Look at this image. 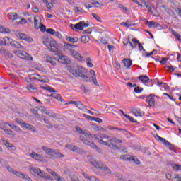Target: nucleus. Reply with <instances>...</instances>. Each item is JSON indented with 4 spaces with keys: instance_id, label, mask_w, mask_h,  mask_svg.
I'll list each match as a JSON object with an SVG mask.
<instances>
[{
    "instance_id": "nucleus-1",
    "label": "nucleus",
    "mask_w": 181,
    "mask_h": 181,
    "mask_svg": "<svg viewBox=\"0 0 181 181\" xmlns=\"http://www.w3.org/2000/svg\"><path fill=\"white\" fill-rule=\"evenodd\" d=\"M76 129L77 132H78V134H81V135L80 136L81 141H82V142L85 144V145H88V146L93 148V149H98V147H97V146L94 143L88 140L93 138H95V139H96V141H98V142H99V144H100L101 145H105L106 146H108V148H112V149H119L117 144L122 143V140H119L117 137H114L112 139L107 141V142H105L103 140V138H108V136H107V135L105 134H102V136H98V134H95L93 136L90 134L88 131L83 130V129L78 127H76Z\"/></svg>"
},
{
    "instance_id": "nucleus-2",
    "label": "nucleus",
    "mask_w": 181,
    "mask_h": 181,
    "mask_svg": "<svg viewBox=\"0 0 181 181\" xmlns=\"http://www.w3.org/2000/svg\"><path fill=\"white\" fill-rule=\"evenodd\" d=\"M68 70L72 76H74V77H80L83 81L86 82L91 81V79L87 76V69L81 66L74 67L69 66Z\"/></svg>"
},
{
    "instance_id": "nucleus-3",
    "label": "nucleus",
    "mask_w": 181,
    "mask_h": 181,
    "mask_svg": "<svg viewBox=\"0 0 181 181\" xmlns=\"http://www.w3.org/2000/svg\"><path fill=\"white\" fill-rule=\"evenodd\" d=\"M42 43L44 46L47 47V49H48L49 52H52V53H56L59 52L60 46H59L57 42L53 40V38L50 37H45L43 38Z\"/></svg>"
},
{
    "instance_id": "nucleus-4",
    "label": "nucleus",
    "mask_w": 181,
    "mask_h": 181,
    "mask_svg": "<svg viewBox=\"0 0 181 181\" xmlns=\"http://www.w3.org/2000/svg\"><path fill=\"white\" fill-rule=\"evenodd\" d=\"M29 170L31 175H33L34 177H36L37 179L42 177L43 179H47V180H53V178H52V177L47 175V174L42 171L41 169H37L35 167H30Z\"/></svg>"
},
{
    "instance_id": "nucleus-5",
    "label": "nucleus",
    "mask_w": 181,
    "mask_h": 181,
    "mask_svg": "<svg viewBox=\"0 0 181 181\" xmlns=\"http://www.w3.org/2000/svg\"><path fill=\"white\" fill-rule=\"evenodd\" d=\"M42 149L45 152V153H47V155H48V156H49L50 159H54V158H63V156H64L59 152V151L49 148L45 146H42Z\"/></svg>"
},
{
    "instance_id": "nucleus-6",
    "label": "nucleus",
    "mask_w": 181,
    "mask_h": 181,
    "mask_svg": "<svg viewBox=\"0 0 181 181\" xmlns=\"http://www.w3.org/2000/svg\"><path fill=\"white\" fill-rule=\"evenodd\" d=\"M15 35L16 38L19 39V40H25V42H28V43H32L33 42V38L20 31H16Z\"/></svg>"
},
{
    "instance_id": "nucleus-7",
    "label": "nucleus",
    "mask_w": 181,
    "mask_h": 181,
    "mask_svg": "<svg viewBox=\"0 0 181 181\" xmlns=\"http://www.w3.org/2000/svg\"><path fill=\"white\" fill-rule=\"evenodd\" d=\"M88 24H86L84 21L79 22L76 24H70L71 29L73 30H83L85 28H88Z\"/></svg>"
},
{
    "instance_id": "nucleus-8",
    "label": "nucleus",
    "mask_w": 181,
    "mask_h": 181,
    "mask_svg": "<svg viewBox=\"0 0 181 181\" xmlns=\"http://www.w3.org/2000/svg\"><path fill=\"white\" fill-rule=\"evenodd\" d=\"M7 170L8 172L13 173V175H16V176H17L18 177H21V179H25L28 181H32V179H30V177H29L28 175L23 174L21 172L13 171V170L11 167H7Z\"/></svg>"
},
{
    "instance_id": "nucleus-9",
    "label": "nucleus",
    "mask_w": 181,
    "mask_h": 181,
    "mask_svg": "<svg viewBox=\"0 0 181 181\" xmlns=\"http://www.w3.org/2000/svg\"><path fill=\"white\" fill-rule=\"evenodd\" d=\"M16 54L21 59H25V60H33V57H32V56L29 55L25 51L18 50L16 52Z\"/></svg>"
},
{
    "instance_id": "nucleus-10",
    "label": "nucleus",
    "mask_w": 181,
    "mask_h": 181,
    "mask_svg": "<svg viewBox=\"0 0 181 181\" xmlns=\"http://www.w3.org/2000/svg\"><path fill=\"white\" fill-rule=\"evenodd\" d=\"M87 159L89 160L90 163H91L95 168L98 169L103 168V163L96 161L93 156H89L87 157Z\"/></svg>"
},
{
    "instance_id": "nucleus-11",
    "label": "nucleus",
    "mask_w": 181,
    "mask_h": 181,
    "mask_svg": "<svg viewBox=\"0 0 181 181\" xmlns=\"http://www.w3.org/2000/svg\"><path fill=\"white\" fill-rule=\"evenodd\" d=\"M29 156L32 158V159H35L37 160V162H45L46 160L45 157L40 154L36 153V152L33 151L31 153L29 154Z\"/></svg>"
},
{
    "instance_id": "nucleus-12",
    "label": "nucleus",
    "mask_w": 181,
    "mask_h": 181,
    "mask_svg": "<svg viewBox=\"0 0 181 181\" xmlns=\"http://www.w3.org/2000/svg\"><path fill=\"white\" fill-rule=\"evenodd\" d=\"M59 63H62V64H70L71 61L67 56L64 55H59L58 58L57 59Z\"/></svg>"
},
{
    "instance_id": "nucleus-13",
    "label": "nucleus",
    "mask_w": 181,
    "mask_h": 181,
    "mask_svg": "<svg viewBox=\"0 0 181 181\" xmlns=\"http://www.w3.org/2000/svg\"><path fill=\"white\" fill-rule=\"evenodd\" d=\"M71 56L74 57V59H76V60H78V62H83L84 60V57L80 54L77 51L74 49L70 50Z\"/></svg>"
},
{
    "instance_id": "nucleus-14",
    "label": "nucleus",
    "mask_w": 181,
    "mask_h": 181,
    "mask_svg": "<svg viewBox=\"0 0 181 181\" xmlns=\"http://www.w3.org/2000/svg\"><path fill=\"white\" fill-rule=\"evenodd\" d=\"M42 25V18H40V16H35L34 17V28L36 29V30H39L40 29V25Z\"/></svg>"
},
{
    "instance_id": "nucleus-15",
    "label": "nucleus",
    "mask_w": 181,
    "mask_h": 181,
    "mask_svg": "<svg viewBox=\"0 0 181 181\" xmlns=\"http://www.w3.org/2000/svg\"><path fill=\"white\" fill-rule=\"evenodd\" d=\"M155 95L151 94L149 96H148L146 99V102L150 107H155Z\"/></svg>"
},
{
    "instance_id": "nucleus-16",
    "label": "nucleus",
    "mask_w": 181,
    "mask_h": 181,
    "mask_svg": "<svg viewBox=\"0 0 181 181\" xmlns=\"http://www.w3.org/2000/svg\"><path fill=\"white\" fill-rule=\"evenodd\" d=\"M12 39L9 38L8 37H4L0 39V45L1 46H6V45H10L12 43Z\"/></svg>"
},
{
    "instance_id": "nucleus-17",
    "label": "nucleus",
    "mask_w": 181,
    "mask_h": 181,
    "mask_svg": "<svg viewBox=\"0 0 181 181\" xmlns=\"http://www.w3.org/2000/svg\"><path fill=\"white\" fill-rule=\"evenodd\" d=\"M10 46L12 47H15L16 49H23L25 50V47L22 45L19 42H17L16 40H12L10 43Z\"/></svg>"
},
{
    "instance_id": "nucleus-18",
    "label": "nucleus",
    "mask_w": 181,
    "mask_h": 181,
    "mask_svg": "<svg viewBox=\"0 0 181 181\" xmlns=\"http://www.w3.org/2000/svg\"><path fill=\"white\" fill-rule=\"evenodd\" d=\"M90 78H92V81L95 86H97L98 87V82H97V76L95 75V71L94 70L90 71Z\"/></svg>"
},
{
    "instance_id": "nucleus-19",
    "label": "nucleus",
    "mask_w": 181,
    "mask_h": 181,
    "mask_svg": "<svg viewBox=\"0 0 181 181\" xmlns=\"http://www.w3.org/2000/svg\"><path fill=\"white\" fill-rule=\"evenodd\" d=\"M65 148H66L67 149H69V151L76 152V153H78V152H80V148H78L77 146H73L71 144H68V145L65 146Z\"/></svg>"
},
{
    "instance_id": "nucleus-20",
    "label": "nucleus",
    "mask_w": 181,
    "mask_h": 181,
    "mask_svg": "<svg viewBox=\"0 0 181 181\" xmlns=\"http://www.w3.org/2000/svg\"><path fill=\"white\" fill-rule=\"evenodd\" d=\"M146 25L151 29H153V28H159V26H160V24L155 21H146Z\"/></svg>"
},
{
    "instance_id": "nucleus-21",
    "label": "nucleus",
    "mask_w": 181,
    "mask_h": 181,
    "mask_svg": "<svg viewBox=\"0 0 181 181\" xmlns=\"http://www.w3.org/2000/svg\"><path fill=\"white\" fill-rule=\"evenodd\" d=\"M132 112H133L135 117H144V115H145V113L144 112L136 108L132 109Z\"/></svg>"
},
{
    "instance_id": "nucleus-22",
    "label": "nucleus",
    "mask_w": 181,
    "mask_h": 181,
    "mask_svg": "<svg viewBox=\"0 0 181 181\" xmlns=\"http://www.w3.org/2000/svg\"><path fill=\"white\" fill-rule=\"evenodd\" d=\"M69 104H74V105H76V107H77V108H78L79 110H81L84 105H83V103H81V102L74 101V100H71V101L69 102L68 103H66L65 105H67Z\"/></svg>"
},
{
    "instance_id": "nucleus-23",
    "label": "nucleus",
    "mask_w": 181,
    "mask_h": 181,
    "mask_svg": "<svg viewBox=\"0 0 181 181\" xmlns=\"http://www.w3.org/2000/svg\"><path fill=\"white\" fill-rule=\"evenodd\" d=\"M39 111H40L41 112H42V114H45L46 115H48L49 117H54L53 116V113L49 112V111H47V109H46V107L41 106L38 108Z\"/></svg>"
},
{
    "instance_id": "nucleus-24",
    "label": "nucleus",
    "mask_w": 181,
    "mask_h": 181,
    "mask_svg": "<svg viewBox=\"0 0 181 181\" xmlns=\"http://www.w3.org/2000/svg\"><path fill=\"white\" fill-rule=\"evenodd\" d=\"M155 138H156V139H157V141H160V142H162V144L165 145V146H169V145H170V143H169V141H168L166 139L160 137V136H159L158 134L156 135Z\"/></svg>"
},
{
    "instance_id": "nucleus-25",
    "label": "nucleus",
    "mask_w": 181,
    "mask_h": 181,
    "mask_svg": "<svg viewBox=\"0 0 181 181\" xmlns=\"http://www.w3.org/2000/svg\"><path fill=\"white\" fill-rule=\"evenodd\" d=\"M45 60L48 63L52 64V66H56V62H57V58H53L50 56H47Z\"/></svg>"
},
{
    "instance_id": "nucleus-26",
    "label": "nucleus",
    "mask_w": 181,
    "mask_h": 181,
    "mask_svg": "<svg viewBox=\"0 0 181 181\" xmlns=\"http://www.w3.org/2000/svg\"><path fill=\"white\" fill-rule=\"evenodd\" d=\"M21 128H25V129H29L30 131H33L34 132H36V129H35L33 126L28 123L23 122Z\"/></svg>"
},
{
    "instance_id": "nucleus-27",
    "label": "nucleus",
    "mask_w": 181,
    "mask_h": 181,
    "mask_svg": "<svg viewBox=\"0 0 181 181\" xmlns=\"http://www.w3.org/2000/svg\"><path fill=\"white\" fill-rule=\"evenodd\" d=\"M40 88H42V90L49 91V93H57V90H54V88H52L51 86H49V85L41 86Z\"/></svg>"
},
{
    "instance_id": "nucleus-28",
    "label": "nucleus",
    "mask_w": 181,
    "mask_h": 181,
    "mask_svg": "<svg viewBox=\"0 0 181 181\" xmlns=\"http://www.w3.org/2000/svg\"><path fill=\"white\" fill-rule=\"evenodd\" d=\"M9 127L11 128V129H13V131H16V132H18L19 134H23V131L21 129V128L13 124H8Z\"/></svg>"
},
{
    "instance_id": "nucleus-29",
    "label": "nucleus",
    "mask_w": 181,
    "mask_h": 181,
    "mask_svg": "<svg viewBox=\"0 0 181 181\" xmlns=\"http://www.w3.org/2000/svg\"><path fill=\"white\" fill-rule=\"evenodd\" d=\"M123 64L127 69H131V66H132V61L129 59H123Z\"/></svg>"
},
{
    "instance_id": "nucleus-30",
    "label": "nucleus",
    "mask_w": 181,
    "mask_h": 181,
    "mask_svg": "<svg viewBox=\"0 0 181 181\" xmlns=\"http://www.w3.org/2000/svg\"><path fill=\"white\" fill-rule=\"evenodd\" d=\"M129 43L131 46V47H132V49H135V47H136V46H138V45L139 44V41H138V40L134 38L132 40V41L129 40Z\"/></svg>"
},
{
    "instance_id": "nucleus-31",
    "label": "nucleus",
    "mask_w": 181,
    "mask_h": 181,
    "mask_svg": "<svg viewBox=\"0 0 181 181\" xmlns=\"http://www.w3.org/2000/svg\"><path fill=\"white\" fill-rule=\"evenodd\" d=\"M8 18L11 21H16L18 19H21V17H18V13H9Z\"/></svg>"
},
{
    "instance_id": "nucleus-32",
    "label": "nucleus",
    "mask_w": 181,
    "mask_h": 181,
    "mask_svg": "<svg viewBox=\"0 0 181 181\" xmlns=\"http://www.w3.org/2000/svg\"><path fill=\"white\" fill-rule=\"evenodd\" d=\"M66 40L70 43H77V42H78V38L76 37H66Z\"/></svg>"
},
{
    "instance_id": "nucleus-33",
    "label": "nucleus",
    "mask_w": 181,
    "mask_h": 181,
    "mask_svg": "<svg viewBox=\"0 0 181 181\" xmlns=\"http://www.w3.org/2000/svg\"><path fill=\"white\" fill-rule=\"evenodd\" d=\"M139 80L143 83V84H146L149 81V77L145 76H140Z\"/></svg>"
},
{
    "instance_id": "nucleus-34",
    "label": "nucleus",
    "mask_w": 181,
    "mask_h": 181,
    "mask_svg": "<svg viewBox=\"0 0 181 181\" xmlns=\"http://www.w3.org/2000/svg\"><path fill=\"white\" fill-rule=\"evenodd\" d=\"M171 33L173 36H175V37H176L177 40L179 41L180 43H181V35H180V34H177V33H176V31H175V30H172Z\"/></svg>"
},
{
    "instance_id": "nucleus-35",
    "label": "nucleus",
    "mask_w": 181,
    "mask_h": 181,
    "mask_svg": "<svg viewBox=\"0 0 181 181\" xmlns=\"http://www.w3.org/2000/svg\"><path fill=\"white\" fill-rule=\"evenodd\" d=\"M11 33V30H9V28L0 25V33Z\"/></svg>"
},
{
    "instance_id": "nucleus-36",
    "label": "nucleus",
    "mask_w": 181,
    "mask_h": 181,
    "mask_svg": "<svg viewBox=\"0 0 181 181\" xmlns=\"http://www.w3.org/2000/svg\"><path fill=\"white\" fill-rule=\"evenodd\" d=\"M131 157L132 156L123 155L120 156V159H122V160H127L129 162H131V159H132V158Z\"/></svg>"
},
{
    "instance_id": "nucleus-37",
    "label": "nucleus",
    "mask_w": 181,
    "mask_h": 181,
    "mask_svg": "<svg viewBox=\"0 0 181 181\" xmlns=\"http://www.w3.org/2000/svg\"><path fill=\"white\" fill-rule=\"evenodd\" d=\"M6 125H8L9 127V125H11V124H9L8 122H6L4 123H0V128H1V129H3V131H4V129H8V127Z\"/></svg>"
},
{
    "instance_id": "nucleus-38",
    "label": "nucleus",
    "mask_w": 181,
    "mask_h": 181,
    "mask_svg": "<svg viewBox=\"0 0 181 181\" xmlns=\"http://www.w3.org/2000/svg\"><path fill=\"white\" fill-rule=\"evenodd\" d=\"M54 98H55V100L60 101V103H62V104H64V100L63 99V98H62V95H60V94L55 95Z\"/></svg>"
},
{
    "instance_id": "nucleus-39",
    "label": "nucleus",
    "mask_w": 181,
    "mask_h": 181,
    "mask_svg": "<svg viewBox=\"0 0 181 181\" xmlns=\"http://www.w3.org/2000/svg\"><path fill=\"white\" fill-rule=\"evenodd\" d=\"M81 110V111H83V112H87L88 114H90V115H94V113L93 112H91V110L86 108V106H84V105L82 107V108Z\"/></svg>"
},
{
    "instance_id": "nucleus-40",
    "label": "nucleus",
    "mask_w": 181,
    "mask_h": 181,
    "mask_svg": "<svg viewBox=\"0 0 181 181\" xmlns=\"http://www.w3.org/2000/svg\"><path fill=\"white\" fill-rule=\"evenodd\" d=\"M173 169L175 172H177L178 170H181V165L177 164L173 165Z\"/></svg>"
},
{
    "instance_id": "nucleus-41",
    "label": "nucleus",
    "mask_w": 181,
    "mask_h": 181,
    "mask_svg": "<svg viewBox=\"0 0 181 181\" xmlns=\"http://www.w3.org/2000/svg\"><path fill=\"white\" fill-rule=\"evenodd\" d=\"M33 113L35 115H37V118L38 121H41V122L43 121V119H42V117L39 114H37V110H33Z\"/></svg>"
},
{
    "instance_id": "nucleus-42",
    "label": "nucleus",
    "mask_w": 181,
    "mask_h": 181,
    "mask_svg": "<svg viewBox=\"0 0 181 181\" xmlns=\"http://www.w3.org/2000/svg\"><path fill=\"white\" fill-rule=\"evenodd\" d=\"M142 91H144V88L137 86L134 88V93H136V94H139V93H142Z\"/></svg>"
},
{
    "instance_id": "nucleus-43",
    "label": "nucleus",
    "mask_w": 181,
    "mask_h": 181,
    "mask_svg": "<svg viewBox=\"0 0 181 181\" xmlns=\"http://www.w3.org/2000/svg\"><path fill=\"white\" fill-rule=\"evenodd\" d=\"M26 88L28 90H29V91H30V92L35 91V90H36V88L33 87V86H32V84H28L26 86Z\"/></svg>"
},
{
    "instance_id": "nucleus-44",
    "label": "nucleus",
    "mask_w": 181,
    "mask_h": 181,
    "mask_svg": "<svg viewBox=\"0 0 181 181\" xmlns=\"http://www.w3.org/2000/svg\"><path fill=\"white\" fill-rule=\"evenodd\" d=\"M86 64L88 67H93V62H91V59L90 57L86 58Z\"/></svg>"
},
{
    "instance_id": "nucleus-45",
    "label": "nucleus",
    "mask_w": 181,
    "mask_h": 181,
    "mask_svg": "<svg viewBox=\"0 0 181 181\" xmlns=\"http://www.w3.org/2000/svg\"><path fill=\"white\" fill-rule=\"evenodd\" d=\"M131 158H132L131 161H133L134 163H136V165H139L140 161L139 160H138V158H135V156H132Z\"/></svg>"
},
{
    "instance_id": "nucleus-46",
    "label": "nucleus",
    "mask_w": 181,
    "mask_h": 181,
    "mask_svg": "<svg viewBox=\"0 0 181 181\" xmlns=\"http://www.w3.org/2000/svg\"><path fill=\"white\" fill-rule=\"evenodd\" d=\"M88 40H90V38L86 35H83L81 37V42L83 43H87V42H88Z\"/></svg>"
},
{
    "instance_id": "nucleus-47",
    "label": "nucleus",
    "mask_w": 181,
    "mask_h": 181,
    "mask_svg": "<svg viewBox=\"0 0 181 181\" xmlns=\"http://www.w3.org/2000/svg\"><path fill=\"white\" fill-rule=\"evenodd\" d=\"M47 172H48V173H50V175H52V176L54 177V176H57V173L52 170V169L50 168H47L46 169Z\"/></svg>"
},
{
    "instance_id": "nucleus-48",
    "label": "nucleus",
    "mask_w": 181,
    "mask_h": 181,
    "mask_svg": "<svg viewBox=\"0 0 181 181\" xmlns=\"http://www.w3.org/2000/svg\"><path fill=\"white\" fill-rule=\"evenodd\" d=\"M3 142L7 148H13L14 146L11 144V143L8 142L7 141L3 140Z\"/></svg>"
},
{
    "instance_id": "nucleus-49",
    "label": "nucleus",
    "mask_w": 181,
    "mask_h": 181,
    "mask_svg": "<svg viewBox=\"0 0 181 181\" xmlns=\"http://www.w3.org/2000/svg\"><path fill=\"white\" fill-rule=\"evenodd\" d=\"M4 132L7 134V135H13V131L8 129H4Z\"/></svg>"
},
{
    "instance_id": "nucleus-50",
    "label": "nucleus",
    "mask_w": 181,
    "mask_h": 181,
    "mask_svg": "<svg viewBox=\"0 0 181 181\" xmlns=\"http://www.w3.org/2000/svg\"><path fill=\"white\" fill-rule=\"evenodd\" d=\"M122 26H125L126 28H131L132 24H129L128 21L121 23Z\"/></svg>"
},
{
    "instance_id": "nucleus-51",
    "label": "nucleus",
    "mask_w": 181,
    "mask_h": 181,
    "mask_svg": "<svg viewBox=\"0 0 181 181\" xmlns=\"http://www.w3.org/2000/svg\"><path fill=\"white\" fill-rule=\"evenodd\" d=\"M160 86H163V87L164 88L165 90H168L169 89V86H168V84L161 82L160 83H158V87H160Z\"/></svg>"
},
{
    "instance_id": "nucleus-52",
    "label": "nucleus",
    "mask_w": 181,
    "mask_h": 181,
    "mask_svg": "<svg viewBox=\"0 0 181 181\" xmlns=\"http://www.w3.org/2000/svg\"><path fill=\"white\" fill-rule=\"evenodd\" d=\"M47 33H49V35H54V33H56V30L52 29V28H48L46 30Z\"/></svg>"
},
{
    "instance_id": "nucleus-53",
    "label": "nucleus",
    "mask_w": 181,
    "mask_h": 181,
    "mask_svg": "<svg viewBox=\"0 0 181 181\" xmlns=\"http://www.w3.org/2000/svg\"><path fill=\"white\" fill-rule=\"evenodd\" d=\"M54 179L57 181H64V178L60 177L59 175L57 174V176L54 177Z\"/></svg>"
},
{
    "instance_id": "nucleus-54",
    "label": "nucleus",
    "mask_w": 181,
    "mask_h": 181,
    "mask_svg": "<svg viewBox=\"0 0 181 181\" xmlns=\"http://www.w3.org/2000/svg\"><path fill=\"white\" fill-rule=\"evenodd\" d=\"M125 118L130 120V122H133L134 124H135V122H136V121L134 120V118L129 115H125Z\"/></svg>"
},
{
    "instance_id": "nucleus-55",
    "label": "nucleus",
    "mask_w": 181,
    "mask_h": 181,
    "mask_svg": "<svg viewBox=\"0 0 181 181\" xmlns=\"http://www.w3.org/2000/svg\"><path fill=\"white\" fill-rule=\"evenodd\" d=\"M75 45H73L71 44H65L64 47L65 49H73V47H75Z\"/></svg>"
},
{
    "instance_id": "nucleus-56",
    "label": "nucleus",
    "mask_w": 181,
    "mask_h": 181,
    "mask_svg": "<svg viewBox=\"0 0 181 181\" xmlns=\"http://www.w3.org/2000/svg\"><path fill=\"white\" fill-rule=\"evenodd\" d=\"M92 16L93 18H94V19H96L98 22H102L101 20L100 19V16H97V14L93 13Z\"/></svg>"
},
{
    "instance_id": "nucleus-57",
    "label": "nucleus",
    "mask_w": 181,
    "mask_h": 181,
    "mask_svg": "<svg viewBox=\"0 0 181 181\" xmlns=\"http://www.w3.org/2000/svg\"><path fill=\"white\" fill-rule=\"evenodd\" d=\"M166 179H168L169 180H173V179H175V177H172V174L168 173L165 175Z\"/></svg>"
},
{
    "instance_id": "nucleus-58",
    "label": "nucleus",
    "mask_w": 181,
    "mask_h": 181,
    "mask_svg": "<svg viewBox=\"0 0 181 181\" xmlns=\"http://www.w3.org/2000/svg\"><path fill=\"white\" fill-rule=\"evenodd\" d=\"M40 29L41 30V32H46V26H45V25H43V23H42L40 26Z\"/></svg>"
},
{
    "instance_id": "nucleus-59",
    "label": "nucleus",
    "mask_w": 181,
    "mask_h": 181,
    "mask_svg": "<svg viewBox=\"0 0 181 181\" xmlns=\"http://www.w3.org/2000/svg\"><path fill=\"white\" fill-rule=\"evenodd\" d=\"M99 40H100V42H101V43L103 45H108V42H107V40H105L103 37H100Z\"/></svg>"
},
{
    "instance_id": "nucleus-60",
    "label": "nucleus",
    "mask_w": 181,
    "mask_h": 181,
    "mask_svg": "<svg viewBox=\"0 0 181 181\" xmlns=\"http://www.w3.org/2000/svg\"><path fill=\"white\" fill-rule=\"evenodd\" d=\"M54 35H55V36L57 37H58V39H62V37H63L62 34L60 33H59V32H55Z\"/></svg>"
},
{
    "instance_id": "nucleus-61",
    "label": "nucleus",
    "mask_w": 181,
    "mask_h": 181,
    "mask_svg": "<svg viewBox=\"0 0 181 181\" xmlns=\"http://www.w3.org/2000/svg\"><path fill=\"white\" fill-rule=\"evenodd\" d=\"M32 11L35 13H39V8H37V7H33Z\"/></svg>"
},
{
    "instance_id": "nucleus-62",
    "label": "nucleus",
    "mask_w": 181,
    "mask_h": 181,
    "mask_svg": "<svg viewBox=\"0 0 181 181\" xmlns=\"http://www.w3.org/2000/svg\"><path fill=\"white\" fill-rule=\"evenodd\" d=\"M118 6H119V9H122L124 11H128V8L124 7V5H122V4H119Z\"/></svg>"
},
{
    "instance_id": "nucleus-63",
    "label": "nucleus",
    "mask_w": 181,
    "mask_h": 181,
    "mask_svg": "<svg viewBox=\"0 0 181 181\" xmlns=\"http://www.w3.org/2000/svg\"><path fill=\"white\" fill-rule=\"evenodd\" d=\"M46 6H47V9H52V8H53V4L48 3L46 4Z\"/></svg>"
},
{
    "instance_id": "nucleus-64",
    "label": "nucleus",
    "mask_w": 181,
    "mask_h": 181,
    "mask_svg": "<svg viewBox=\"0 0 181 181\" xmlns=\"http://www.w3.org/2000/svg\"><path fill=\"white\" fill-rule=\"evenodd\" d=\"M74 11H75V12H81L83 11V8H79V7H75Z\"/></svg>"
}]
</instances>
